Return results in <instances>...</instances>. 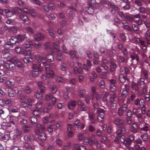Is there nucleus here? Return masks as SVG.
Segmentation results:
<instances>
[{"label": "nucleus", "instance_id": "obj_1", "mask_svg": "<svg viewBox=\"0 0 150 150\" xmlns=\"http://www.w3.org/2000/svg\"><path fill=\"white\" fill-rule=\"evenodd\" d=\"M38 61V62L33 64L32 66V70L29 74L30 76L34 77L38 76L40 74L39 72L43 70L41 67V64L40 62H41Z\"/></svg>", "mask_w": 150, "mask_h": 150}, {"label": "nucleus", "instance_id": "obj_2", "mask_svg": "<svg viewBox=\"0 0 150 150\" xmlns=\"http://www.w3.org/2000/svg\"><path fill=\"white\" fill-rule=\"evenodd\" d=\"M35 58L37 61H40L43 64L45 63L46 60L48 62H51L54 59V56L51 54H47L46 58L40 56L39 54H37L35 56Z\"/></svg>", "mask_w": 150, "mask_h": 150}, {"label": "nucleus", "instance_id": "obj_3", "mask_svg": "<svg viewBox=\"0 0 150 150\" xmlns=\"http://www.w3.org/2000/svg\"><path fill=\"white\" fill-rule=\"evenodd\" d=\"M126 131V129L124 127H122L121 130H118L117 134L118 137L115 138L114 141H126L124 135L122 134L125 133Z\"/></svg>", "mask_w": 150, "mask_h": 150}, {"label": "nucleus", "instance_id": "obj_4", "mask_svg": "<svg viewBox=\"0 0 150 150\" xmlns=\"http://www.w3.org/2000/svg\"><path fill=\"white\" fill-rule=\"evenodd\" d=\"M23 12L30 15L33 17H35L37 14L35 10L34 9H29L26 8H23Z\"/></svg>", "mask_w": 150, "mask_h": 150}, {"label": "nucleus", "instance_id": "obj_5", "mask_svg": "<svg viewBox=\"0 0 150 150\" xmlns=\"http://www.w3.org/2000/svg\"><path fill=\"white\" fill-rule=\"evenodd\" d=\"M105 111L104 110L101 108H98L97 110V113L98 114V120L100 122L103 119Z\"/></svg>", "mask_w": 150, "mask_h": 150}, {"label": "nucleus", "instance_id": "obj_6", "mask_svg": "<svg viewBox=\"0 0 150 150\" xmlns=\"http://www.w3.org/2000/svg\"><path fill=\"white\" fill-rule=\"evenodd\" d=\"M40 129L42 131H45V127L43 125L40 124H38L36 126V128L35 130V134H39L40 132Z\"/></svg>", "mask_w": 150, "mask_h": 150}, {"label": "nucleus", "instance_id": "obj_7", "mask_svg": "<svg viewBox=\"0 0 150 150\" xmlns=\"http://www.w3.org/2000/svg\"><path fill=\"white\" fill-rule=\"evenodd\" d=\"M0 63L2 64L4 63V66L7 69L10 68L11 69H14L15 67V66L14 63H12L10 62L9 63H4V61L2 60H0Z\"/></svg>", "mask_w": 150, "mask_h": 150}, {"label": "nucleus", "instance_id": "obj_8", "mask_svg": "<svg viewBox=\"0 0 150 150\" xmlns=\"http://www.w3.org/2000/svg\"><path fill=\"white\" fill-rule=\"evenodd\" d=\"M127 106L125 104H124L122 107L118 108V114L120 116L122 115L124 112H126L127 109Z\"/></svg>", "mask_w": 150, "mask_h": 150}, {"label": "nucleus", "instance_id": "obj_9", "mask_svg": "<svg viewBox=\"0 0 150 150\" xmlns=\"http://www.w3.org/2000/svg\"><path fill=\"white\" fill-rule=\"evenodd\" d=\"M144 101L143 99L136 98L134 101V103L136 105H139L140 107H143L144 105Z\"/></svg>", "mask_w": 150, "mask_h": 150}, {"label": "nucleus", "instance_id": "obj_10", "mask_svg": "<svg viewBox=\"0 0 150 150\" xmlns=\"http://www.w3.org/2000/svg\"><path fill=\"white\" fill-rule=\"evenodd\" d=\"M56 58L59 61H61L63 59L62 53L60 50H57L56 51Z\"/></svg>", "mask_w": 150, "mask_h": 150}, {"label": "nucleus", "instance_id": "obj_11", "mask_svg": "<svg viewBox=\"0 0 150 150\" xmlns=\"http://www.w3.org/2000/svg\"><path fill=\"white\" fill-rule=\"evenodd\" d=\"M114 122L116 125L121 126L123 125L124 121L122 120L117 118L114 120Z\"/></svg>", "mask_w": 150, "mask_h": 150}, {"label": "nucleus", "instance_id": "obj_12", "mask_svg": "<svg viewBox=\"0 0 150 150\" xmlns=\"http://www.w3.org/2000/svg\"><path fill=\"white\" fill-rule=\"evenodd\" d=\"M24 138L25 141H32L36 139L33 134L30 135L29 136L27 135H25Z\"/></svg>", "mask_w": 150, "mask_h": 150}, {"label": "nucleus", "instance_id": "obj_13", "mask_svg": "<svg viewBox=\"0 0 150 150\" xmlns=\"http://www.w3.org/2000/svg\"><path fill=\"white\" fill-rule=\"evenodd\" d=\"M46 73L47 77L48 78H52L55 75L54 71L51 70L47 71H46Z\"/></svg>", "mask_w": 150, "mask_h": 150}, {"label": "nucleus", "instance_id": "obj_14", "mask_svg": "<svg viewBox=\"0 0 150 150\" xmlns=\"http://www.w3.org/2000/svg\"><path fill=\"white\" fill-rule=\"evenodd\" d=\"M138 127L137 124L136 123H134L131 127L130 129L131 131L134 133H136L137 132V129Z\"/></svg>", "mask_w": 150, "mask_h": 150}, {"label": "nucleus", "instance_id": "obj_15", "mask_svg": "<svg viewBox=\"0 0 150 150\" xmlns=\"http://www.w3.org/2000/svg\"><path fill=\"white\" fill-rule=\"evenodd\" d=\"M88 143L92 144V146H96L97 149H99L100 146V143H98V141H86Z\"/></svg>", "mask_w": 150, "mask_h": 150}, {"label": "nucleus", "instance_id": "obj_16", "mask_svg": "<svg viewBox=\"0 0 150 150\" xmlns=\"http://www.w3.org/2000/svg\"><path fill=\"white\" fill-rule=\"evenodd\" d=\"M23 54L25 56H32L34 54L33 53H32L30 50H23Z\"/></svg>", "mask_w": 150, "mask_h": 150}, {"label": "nucleus", "instance_id": "obj_17", "mask_svg": "<svg viewBox=\"0 0 150 150\" xmlns=\"http://www.w3.org/2000/svg\"><path fill=\"white\" fill-rule=\"evenodd\" d=\"M34 37L35 40L40 41L43 39V35L41 33H38L36 35H35Z\"/></svg>", "mask_w": 150, "mask_h": 150}, {"label": "nucleus", "instance_id": "obj_18", "mask_svg": "<svg viewBox=\"0 0 150 150\" xmlns=\"http://www.w3.org/2000/svg\"><path fill=\"white\" fill-rule=\"evenodd\" d=\"M76 104V102L74 100L70 101L68 103V108L69 109H72L74 107Z\"/></svg>", "mask_w": 150, "mask_h": 150}, {"label": "nucleus", "instance_id": "obj_19", "mask_svg": "<svg viewBox=\"0 0 150 150\" xmlns=\"http://www.w3.org/2000/svg\"><path fill=\"white\" fill-rule=\"evenodd\" d=\"M95 0H90L88 2V4L90 6H93L95 7H97L98 6V4H95Z\"/></svg>", "mask_w": 150, "mask_h": 150}, {"label": "nucleus", "instance_id": "obj_20", "mask_svg": "<svg viewBox=\"0 0 150 150\" xmlns=\"http://www.w3.org/2000/svg\"><path fill=\"white\" fill-rule=\"evenodd\" d=\"M3 57L4 58H8L11 56V54L8 52L7 50H3Z\"/></svg>", "mask_w": 150, "mask_h": 150}, {"label": "nucleus", "instance_id": "obj_21", "mask_svg": "<svg viewBox=\"0 0 150 150\" xmlns=\"http://www.w3.org/2000/svg\"><path fill=\"white\" fill-rule=\"evenodd\" d=\"M32 44H33V42L30 40H29L25 43H23V46L25 48H28L30 47V45Z\"/></svg>", "mask_w": 150, "mask_h": 150}, {"label": "nucleus", "instance_id": "obj_22", "mask_svg": "<svg viewBox=\"0 0 150 150\" xmlns=\"http://www.w3.org/2000/svg\"><path fill=\"white\" fill-rule=\"evenodd\" d=\"M147 89L146 87L143 88L142 90H139L138 93L139 96H142L144 95L147 91Z\"/></svg>", "mask_w": 150, "mask_h": 150}, {"label": "nucleus", "instance_id": "obj_23", "mask_svg": "<svg viewBox=\"0 0 150 150\" xmlns=\"http://www.w3.org/2000/svg\"><path fill=\"white\" fill-rule=\"evenodd\" d=\"M69 54L71 57H75L76 58H78L79 56L77 54V52L75 51H70L69 52Z\"/></svg>", "mask_w": 150, "mask_h": 150}, {"label": "nucleus", "instance_id": "obj_24", "mask_svg": "<svg viewBox=\"0 0 150 150\" xmlns=\"http://www.w3.org/2000/svg\"><path fill=\"white\" fill-rule=\"evenodd\" d=\"M131 87L133 90L135 91L137 90L139 88V84L133 81L132 82Z\"/></svg>", "mask_w": 150, "mask_h": 150}, {"label": "nucleus", "instance_id": "obj_25", "mask_svg": "<svg viewBox=\"0 0 150 150\" xmlns=\"http://www.w3.org/2000/svg\"><path fill=\"white\" fill-rule=\"evenodd\" d=\"M8 94L9 96L13 97L15 94V91L12 88H9L8 90Z\"/></svg>", "mask_w": 150, "mask_h": 150}, {"label": "nucleus", "instance_id": "obj_26", "mask_svg": "<svg viewBox=\"0 0 150 150\" xmlns=\"http://www.w3.org/2000/svg\"><path fill=\"white\" fill-rule=\"evenodd\" d=\"M103 64L101 66L102 67L104 68L105 69H107L108 68L107 65L109 63L108 61L107 60L104 59L103 60Z\"/></svg>", "mask_w": 150, "mask_h": 150}, {"label": "nucleus", "instance_id": "obj_27", "mask_svg": "<svg viewBox=\"0 0 150 150\" xmlns=\"http://www.w3.org/2000/svg\"><path fill=\"white\" fill-rule=\"evenodd\" d=\"M15 52L18 53H20L23 54V50L22 47H17L15 48Z\"/></svg>", "mask_w": 150, "mask_h": 150}, {"label": "nucleus", "instance_id": "obj_28", "mask_svg": "<svg viewBox=\"0 0 150 150\" xmlns=\"http://www.w3.org/2000/svg\"><path fill=\"white\" fill-rule=\"evenodd\" d=\"M4 11L6 13V16L7 17H11L13 15V13L7 9H4Z\"/></svg>", "mask_w": 150, "mask_h": 150}, {"label": "nucleus", "instance_id": "obj_29", "mask_svg": "<svg viewBox=\"0 0 150 150\" xmlns=\"http://www.w3.org/2000/svg\"><path fill=\"white\" fill-rule=\"evenodd\" d=\"M55 81L57 82L63 83L64 82V80L61 77L56 76L55 78Z\"/></svg>", "mask_w": 150, "mask_h": 150}, {"label": "nucleus", "instance_id": "obj_30", "mask_svg": "<svg viewBox=\"0 0 150 150\" xmlns=\"http://www.w3.org/2000/svg\"><path fill=\"white\" fill-rule=\"evenodd\" d=\"M33 58L32 57H27L24 58L23 61L25 63L31 62H33Z\"/></svg>", "mask_w": 150, "mask_h": 150}, {"label": "nucleus", "instance_id": "obj_31", "mask_svg": "<svg viewBox=\"0 0 150 150\" xmlns=\"http://www.w3.org/2000/svg\"><path fill=\"white\" fill-rule=\"evenodd\" d=\"M39 140L41 141H45L46 139V135L45 134L42 132L41 133L38 137Z\"/></svg>", "mask_w": 150, "mask_h": 150}, {"label": "nucleus", "instance_id": "obj_32", "mask_svg": "<svg viewBox=\"0 0 150 150\" xmlns=\"http://www.w3.org/2000/svg\"><path fill=\"white\" fill-rule=\"evenodd\" d=\"M12 11L14 13H20L22 12H23V9L21 10L20 8L17 7L13 8Z\"/></svg>", "mask_w": 150, "mask_h": 150}, {"label": "nucleus", "instance_id": "obj_33", "mask_svg": "<svg viewBox=\"0 0 150 150\" xmlns=\"http://www.w3.org/2000/svg\"><path fill=\"white\" fill-rule=\"evenodd\" d=\"M78 137L79 139V140H88V141H89L90 139L87 138H84L83 136V135L81 133H79L78 135Z\"/></svg>", "mask_w": 150, "mask_h": 150}, {"label": "nucleus", "instance_id": "obj_34", "mask_svg": "<svg viewBox=\"0 0 150 150\" xmlns=\"http://www.w3.org/2000/svg\"><path fill=\"white\" fill-rule=\"evenodd\" d=\"M111 12L113 14H114L115 13V11L117 10L118 9V7L117 6H115L114 5H111Z\"/></svg>", "mask_w": 150, "mask_h": 150}, {"label": "nucleus", "instance_id": "obj_35", "mask_svg": "<svg viewBox=\"0 0 150 150\" xmlns=\"http://www.w3.org/2000/svg\"><path fill=\"white\" fill-rule=\"evenodd\" d=\"M109 89L112 92L115 91L116 90V87L115 85L110 84Z\"/></svg>", "mask_w": 150, "mask_h": 150}, {"label": "nucleus", "instance_id": "obj_36", "mask_svg": "<svg viewBox=\"0 0 150 150\" xmlns=\"http://www.w3.org/2000/svg\"><path fill=\"white\" fill-rule=\"evenodd\" d=\"M130 58L132 60L136 59L137 63L138 62L139 60V57L137 54H134V55L131 54L130 56Z\"/></svg>", "mask_w": 150, "mask_h": 150}, {"label": "nucleus", "instance_id": "obj_37", "mask_svg": "<svg viewBox=\"0 0 150 150\" xmlns=\"http://www.w3.org/2000/svg\"><path fill=\"white\" fill-rule=\"evenodd\" d=\"M20 18V19L25 22H26L28 20V17L24 15H21Z\"/></svg>", "mask_w": 150, "mask_h": 150}, {"label": "nucleus", "instance_id": "obj_38", "mask_svg": "<svg viewBox=\"0 0 150 150\" xmlns=\"http://www.w3.org/2000/svg\"><path fill=\"white\" fill-rule=\"evenodd\" d=\"M52 106L50 103H49L47 104V107H45L43 110V111L44 112H48V110L51 109L52 108Z\"/></svg>", "mask_w": 150, "mask_h": 150}, {"label": "nucleus", "instance_id": "obj_39", "mask_svg": "<svg viewBox=\"0 0 150 150\" xmlns=\"http://www.w3.org/2000/svg\"><path fill=\"white\" fill-rule=\"evenodd\" d=\"M25 34L19 35L17 37V41H22L23 40H25Z\"/></svg>", "mask_w": 150, "mask_h": 150}, {"label": "nucleus", "instance_id": "obj_40", "mask_svg": "<svg viewBox=\"0 0 150 150\" xmlns=\"http://www.w3.org/2000/svg\"><path fill=\"white\" fill-rule=\"evenodd\" d=\"M30 120L32 124H34L37 122V118L35 116L31 117Z\"/></svg>", "mask_w": 150, "mask_h": 150}, {"label": "nucleus", "instance_id": "obj_41", "mask_svg": "<svg viewBox=\"0 0 150 150\" xmlns=\"http://www.w3.org/2000/svg\"><path fill=\"white\" fill-rule=\"evenodd\" d=\"M5 83L8 87H10L14 84V82L10 80H7L5 81Z\"/></svg>", "mask_w": 150, "mask_h": 150}, {"label": "nucleus", "instance_id": "obj_42", "mask_svg": "<svg viewBox=\"0 0 150 150\" xmlns=\"http://www.w3.org/2000/svg\"><path fill=\"white\" fill-rule=\"evenodd\" d=\"M42 103L41 101H38L35 104V108L38 109H40L42 107Z\"/></svg>", "mask_w": 150, "mask_h": 150}, {"label": "nucleus", "instance_id": "obj_43", "mask_svg": "<svg viewBox=\"0 0 150 150\" xmlns=\"http://www.w3.org/2000/svg\"><path fill=\"white\" fill-rule=\"evenodd\" d=\"M137 117L138 118L139 121L140 122H142L144 121V116H143L141 114H139L137 115Z\"/></svg>", "mask_w": 150, "mask_h": 150}, {"label": "nucleus", "instance_id": "obj_44", "mask_svg": "<svg viewBox=\"0 0 150 150\" xmlns=\"http://www.w3.org/2000/svg\"><path fill=\"white\" fill-rule=\"evenodd\" d=\"M10 41L11 44H15L17 42V38L12 37L10 39Z\"/></svg>", "mask_w": 150, "mask_h": 150}, {"label": "nucleus", "instance_id": "obj_45", "mask_svg": "<svg viewBox=\"0 0 150 150\" xmlns=\"http://www.w3.org/2000/svg\"><path fill=\"white\" fill-rule=\"evenodd\" d=\"M21 106L23 108H25L26 109L28 108L29 106L27 103L25 102H21Z\"/></svg>", "mask_w": 150, "mask_h": 150}, {"label": "nucleus", "instance_id": "obj_46", "mask_svg": "<svg viewBox=\"0 0 150 150\" xmlns=\"http://www.w3.org/2000/svg\"><path fill=\"white\" fill-rule=\"evenodd\" d=\"M22 129L23 131L26 132H28L30 131V128L26 125H24Z\"/></svg>", "mask_w": 150, "mask_h": 150}, {"label": "nucleus", "instance_id": "obj_47", "mask_svg": "<svg viewBox=\"0 0 150 150\" xmlns=\"http://www.w3.org/2000/svg\"><path fill=\"white\" fill-rule=\"evenodd\" d=\"M132 141H122V142L123 144L125 145L127 148L129 147L131 144Z\"/></svg>", "mask_w": 150, "mask_h": 150}, {"label": "nucleus", "instance_id": "obj_48", "mask_svg": "<svg viewBox=\"0 0 150 150\" xmlns=\"http://www.w3.org/2000/svg\"><path fill=\"white\" fill-rule=\"evenodd\" d=\"M66 105L64 103H59L57 105V108L59 109H62L65 107Z\"/></svg>", "mask_w": 150, "mask_h": 150}, {"label": "nucleus", "instance_id": "obj_49", "mask_svg": "<svg viewBox=\"0 0 150 150\" xmlns=\"http://www.w3.org/2000/svg\"><path fill=\"white\" fill-rule=\"evenodd\" d=\"M88 116L89 119L91 121V123L93 124L95 122V120L93 118V114L89 113V114Z\"/></svg>", "mask_w": 150, "mask_h": 150}, {"label": "nucleus", "instance_id": "obj_50", "mask_svg": "<svg viewBox=\"0 0 150 150\" xmlns=\"http://www.w3.org/2000/svg\"><path fill=\"white\" fill-rule=\"evenodd\" d=\"M81 124L79 120H76L74 122V126L75 127L79 128V127L80 125Z\"/></svg>", "mask_w": 150, "mask_h": 150}, {"label": "nucleus", "instance_id": "obj_51", "mask_svg": "<svg viewBox=\"0 0 150 150\" xmlns=\"http://www.w3.org/2000/svg\"><path fill=\"white\" fill-rule=\"evenodd\" d=\"M2 139L4 140H9L10 139V135L9 134H5L3 136Z\"/></svg>", "mask_w": 150, "mask_h": 150}, {"label": "nucleus", "instance_id": "obj_52", "mask_svg": "<svg viewBox=\"0 0 150 150\" xmlns=\"http://www.w3.org/2000/svg\"><path fill=\"white\" fill-rule=\"evenodd\" d=\"M13 104V102L9 100H7L5 101V104L11 106Z\"/></svg>", "mask_w": 150, "mask_h": 150}, {"label": "nucleus", "instance_id": "obj_53", "mask_svg": "<svg viewBox=\"0 0 150 150\" xmlns=\"http://www.w3.org/2000/svg\"><path fill=\"white\" fill-rule=\"evenodd\" d=\"M120 81L121 83H123L125 81V79L122 75H120L119 76Z\"/></svg>", "mask_w": 150, "mask_h": 150}, {"label": "nucleus", "instance_id": "obj_54", "mask_svg": "<svg viewBox=\"0 0 150 150\" xmlns=\"http://www.w3.org/2000/svg\"><path fill=\"white\" fill-rule=\"evenodd\" d=\"M117 58L118 61L120 62H124L125 61V59L122 57L118 56Z\"/></svg>", "mask_w": 150, "mask_h": 150}, {"label": "nucleus", "instance_id": "obj_55", "mask_svg": "<svg viewBox=\"0 0 150 150\" xmlns=\"http://www.w3.org/2000/svg\"><path fill=\"white\" fill-rule=\"evenodd\" d=\"M143 141H146L148 139V135L146 134H144L141 136Z\"/></svg>", "mask_w": 150, "mask_h": 150}, {"label": "nucleus", "instance_id": "obj_56", "mask_svg": "<svg viewBox=\"0 0 150 150\" xmlns=\"http://www.w3.org/2000/svg\"><path fill=\"white\" fill-rule=\"evenodd\" d=\"M125 18L128 21H132L134 20L133 17L129 15H127L125 17Z\"/></svg>", "mask_w": 150, "mask_h": 150}, {"label": "nucleus", "instance_id": "obj_57", "mask_svg": "<svg viewBox=\"0 0 150 150\" xmlns=\"http://www.w3.org/2000/svg\"><path fill=\"white\" fill-rule=\"evenodd\" d=\"M117 67L116 65L113 62H111V65L110 67H111V71H113L114 68H115Z\"/></svg>", "mask_w": 150, "mask_h": 150}, {"label": "nucleus", "instance_id": "obj_58", "mask_svg": "<svg viewBox=\"0 0 150 150\" xmlns=\"http://www.w3.org/2000/svg\"><path fill=\"white\" fill-rule=\"evenodd\" d=\"M80 146H79L78 144H75L73 146V150H79V148Z\"/></svg>", "mask_w": 150, "mask_h": 150}, {"label": "nucleus", "instance_id": "obj_59", "mask_svg": "<svg viewBox=\"0 0 150 150\" xmlns=\"http://www.w3.org/2000/svg\"><path fill=\"white\" fill-rule=\"evenodd\" d=\"M86 11L87 12L90 14H92L93 12V10L91 7L88 8Z\"/></svg>", "mask_w": 150, "mask_h": 150}, {"label": "nucleus", "instance_id": "obj_60", "mask_svg": "<svg viewBox=\"0 0 150 150\" xmlns=\"http://www.w3.org/2000/svg\"><path fill=\"white\" fill-rule=\"evenodd\" d=\"M42 8L45 12H48L50 11V8L48 6H42Z\"/></svg>", "mask_w": 150, "mask_h": 150}, {"label": "nucleus", "instance_id": "obj_61", "mask_svg": "<svg viewBox=\"0 0 150 150\" xmlns=\"http://www.w3.org/2000/svg\"><path fill=\"white\" fill-rule=\"evenodd\" d=\"M35 96L37 98L40 99H42V96L39 93L36 92L35 93Z\"/></svg>", "mask_w": 150, "mask_h": 150}, {"label": "nucleus", "instance_id": "obj_62", "mask_svg": "<svg viewBox=\"0 0 150 150\" xmlns=\"http://www.w3.org/2000/svg\"><path fill=\"white\" fill-rule=\"evenodd\" d=\"M61 69L63 71H64L66 69V64L62 63L60 66Z\"/></svg>", "mask_w": 150, "mask_h": 150}, {"label": "nucleus", "instance_id": "obj_63", "mask_svg": "<svg viewBox=\"0 0 150 150\" xmlns=\"http://www.w3.org/2000/svg\"><path fill=\"white\" fill-rule=\"evenodd\" d=\"M51 44L49 42H47L44 45L45 48L46 49H48L50 48Z\"/></svg>", "mask_w": 150, "mask_h": 150}, {"label": "nucleus", "instance_id": "obj_64", "mask_svg": "<svg viewBox=\"0 0 150 150\" xmlns=\"http://www.w3.org/2000/svg\"><path fill=\"white\" fill-rule=\"evenodd\" d=\"M32 45H33V46L36 48H39L41 47V45L39 42H38L37 43L33 44Z\"/></svg>", "mask_w": 150, "mask_h": 150}]
</instances>
